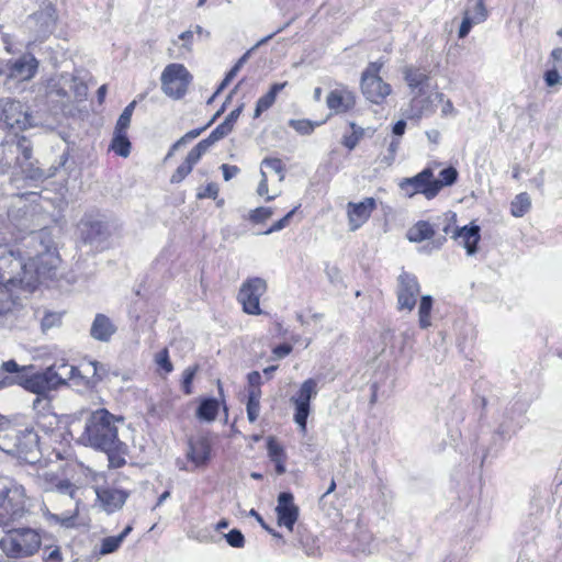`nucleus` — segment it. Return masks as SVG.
<instances>
[{
	"instance_id": "nucleus-1",
	"label": "nucleus",
	"mask_w": 562,
	"mask_h": 562,
	"mask_svg": "<svg viewBox=\"0 0 562 562\" xmlns=\"http://www.w3.org/2000/svg\"><path fill=\"white\" fill-rule=\"evenodd\" d=\"M2 156L0 158V170L2 173L9 172L11 169H20V173L30 180H42L47 177L54 176L57 170L65 167L69 159L68 151H65L59 157L57 167H52L48 173H45L38 167H35L31 161L32 148L30 142L25 138H11L1 144Z\"/></svg>"
},
{
	"instance_id": "nucleus-2",
	"label": "nucleus",
	"mask_w": 562,
	"mask_h": 562,
	"mask_svg": "<svg viewBox=\"0 0 562 562\" xmlns=\"http://www.w3.org/2000/svg\"><path fill=\"white\" fill-rule=\"evenodd\" d=\"M123 418L116 417L105 408L91 412L86 419L79 441L109 456L121 450L123 442L119 439L116 423Z\"/></svg>"
},
{
	"instance_id": "nucleus-3",
	"label": "nucleus",
	"mask_w": 562,
	"mask_h": 562,
	"mask_svg": "<svg viewBox=\"0 0 562 562\" xmlns=\"http://www.w3.org/2000/svg\"><path fill=\"white\" fill-rule=\"evenodd\" d=\"M87 86L78 77L63 72L56 74L37 86V95L45 98L48 103L65 106L74 97L81 101L87 97Z\"/></svg>"
},
{
	"instance_id": "nucleus-4",
	"label": "nucleus",
	"mask_w": 562,
	"mask_h": 562,
	"mask_svg": "<svg viewBox=\"0 0 562 562\" xmlns=\"http://www.w3.org/2000/svg\"><path fill=\"white\" fill-rule=\"evenodd\" d=\"M41 535L33 528H13L0 539V550L9 559H25L38 552Z\"/></svg>"
},
{
	"instance_id": "nucleus-5",
	"label": "nucleus",
	"mask_w": 562,
	"mask_h": 562,
	"mask_svg": "<svg viewBox=\"0 0 562 562\" xmlns=\"http://www.w3.org/2000/svg\"><path fill=\"white\" fill-rule=\"evenodd\" d=\"M43 491L48 497L61 496L68 503H75V509L66 514H52L47 512V517L61 526L70 527L74 525V520L77 517V502L76 493L78 487L67 479H59L53 473H45L43 475Z\"/></svg>"
},
{
	"instance_id": "nucleus-6",
	"label": "nucleus",
	"mask_w": 562,
	"mask_h": 562,
	"mask_svg": "<svg viewBox=\"0 0 562 562\" xmlns=\"http://www.w3.org/2000/svg\"><path fill=\"white\" fill-rule=\"evenodd\" d=\"M37 449V435L32 430H20L13 426H0V450L8 454L27 458Z\"/></svg>"
},
{
	"instance_id": "nucleus-7",
	"label": "nucleus",
	"mask_w": 562,
	"mask_h": 562,
	"mask_svg": "<svg viewBox=\"0 0 562 562\" xmlns=\"http://www.w3.org/2000/svg\"><path fill=\"white\" fill-rule=\"evenodd\" d=\"M162 92L175 100L181 99L188 91L192 76L182 64H169L160 77Z\"/></svg>"
},
{
	"instance_id": "nucleus-8",
	"label": "nucleus",
	"mask_w": 562,
	"mask_h": 562,
	"mask_svg": "<svg viewBox=\"0 0 562 562\" xmlns=\"http://www.w3.org/2000/svg\"><path fill=\"white\" fill-rule=\"evenodd\" d=\"M317 393V381L315 379H307L290 400L294 405L293 419L303 434L306 432L307 418L311 413V401L316 397Z\"/></svg>"
},
{
	"instance_id": "nucleus-9",
	"label": "nucleus",
	"mask_w": 562,
	"mask_h": 562,
	"mask_svg": "<svg viewBox=\"0 0 562 562\" xmlns=\"http://www.w3.org/2000/svg\"><path fill=\"white\" fill-rule=\"evenodd\" d=\"M383 63H370L362 74L361 89L363 95L372 103H381L390 93L391 87L379 76Z\"/></svg>"
},
{
	"instance_id": "nucleus-10",
	"label": "nucleus",
	"mask_w": 562,
	"mask_h": 562,
	"mask_svg": "<svg viewBox=\"0 0 562 562\" xmlns=\"http://www.w3.org/2000/svg\"><path fill=\"white\" fill-rule=\"evenodd\" d=\"M267 291V283L263 279L255 277L243 282L237 296L238 302L243 305L245 313L250 315H260V297Z\"/></svg>"
},
{
	"instance_id": "nucleus-11",
	"label": "nucleus",
	"mask_w": 562,
	"mask_h": 562,
	"mask_svg": "<svg viewBox=\"0 0 562 562\" xmlns=\"http://www.w3.org/2000/svg\"><path fill=\"white\" fill-rule=\"evenodd\" d=\"M9 218L19 233L31 236L46 220L36 205H25L24 207L11 210Z\"/></svg>"
},
{
	"instance_id": "nucleus-12",
	"label": "nucleus",
	"mask_w": 562,
	"mask_h": 562,
	"mask_svg": "<svg viewBox=\"0 0 562 562\" xmlns=\"http://www.w3.org/2000/svg\"><path fill=\"white\" fill-rule=\"evenodd\" d=\"M1 108V120L8 127L23 131L33 126V117L22 102L5 100L2 101Z\"/></svg>"
},
{
	"instance_id": "nucleus-13",
	"label": "nucleus",
	"mask_w": 562,
	"mask_h": 562,
	"mask_svg": "<svg viewBox=\"0 0 562 562\" xmlns=\"http://www.w3.org/2000/svg\"><path fill=\"white\" fill-rule=\"evenodd\" d=\"M79 229L82 240L97 248L102 246L111 235L109 224L92 216L82 218L79 224Z\"/></svg>"
},
{
	"instance_id": "nucleus-14",
	"label": "nucleus",
	"mask_w": 562,
	"mask_h": 562,
	"mask_svg": "<svg viewBox=\"0 0 562 562\" xmlns=\"http://www.w3.org/2000/svg\"><path fill=\"white\" fill-rule=\"evenodd\" d=\"M37 68V59L31 54H25L13 61H9L5 68L0 70V75L3 74L8 79L16 81H27L35 76Z\"/></svg>"
},
{
	"instance_id": "nucleus-15",
	"label": "nucleus",
	"mask_w": 562,
	"mask_h": 562,
	"mask_svg": "<svg viewBox=\"0 0 562 562\" xmlns=\"http://www.w3.org/2000/svg\"><path fill=\"white\" fill-rule=\"evenodd\" d=\"M27 27L34 32L35 40L42 41L46 38L55 29L56 11L53 7L46 8L33 13L27 19Z\"/></svg>"
},
{
	"instance_id": "nucleus-16",
	"label": "nucleus",
	"mask_w": 562,
	"mask_h": 562,
	"mask_svg": "<svg viewBox=\"0 0 562 562\" xmlns=\"http://www.w3.org/2000/svg\"><path fill=\"white\" fill-rule=\"evenodd\" d=\"M97 498L106 513L121 509L130 496V491L115 485H104L95 488Z\"/></svg>"
},
{
	"instance_id": "nucleus-17",
	"label": "nucleus",
	"mask_w": 562,
	"mask_h": 562,
	"mask_svg": "<svg viewBox=\"0 0 562 562\" xmlns=\"http://www.w3.org/2000/svg\"><path fill=\"white\" fill-rule=\"evenodd\" d=\"M419 293V284L417 278L403 272L398 277L397 302L400 310L411 312L416 303Z\"/></svg>"
},
{
	"instance_id": "nucleus-18",
	"label": "nucleus",
	"mask_w": 562,
	"mask_h": 562,
	"mask_svg": "<svg viewBox=\"0 0 562 562\" xmlns=\"http://www.w3.org/2000/svg\"><path fill=\"white\" fill-rule=\"evenodd\" d=\"M7 263L9 267L22 268V263L19 259L13 257V252H5L4 249H0V314L9 308V291L7 284L13 283L14 279L8 276Z\"/></svg>"
},
{
	"instance_id": "nucleus-19",
	"label": "nucleus",
	"mask_w": 562,
	"mask_h": 562,
	"mask_svg": "<svg viewBox=\"0 0 562 562\" xmlns=\"http://www.w3.org/2000/svg\"><path fill=\"white\" fill-rule=\"evenodd\" d=\"M376 206L373 198H366L363 201L347 204V215L350 231L360 228L371 216Z\"/></svg>"
},
{
	"instance_id": "nucleus-20",
	"label": "nucleus",
	"mask_w": 562,
	"mask_h": 562,
	"mask_svg": "<svg viewBox=\"0 0 562 562\" xmlns=\"http://www.w3.org/2000/svg\"><path fill=\"white\" fill-rule=\"evenodd\" d=\"M276 512L278 515V524L292 531L299 517V507L294 505L293 495L291 493L282 492L279 494Z\"/></svg>"
},
{
	"instance_id": "nucleus-21",
	"label": "nucleus",
	"mask_w": 562,
	"mask_h": 562,
	"mask_svg": "<svg viewBox=\"0 0 562 562\" xmlns=\"http://www.w3.org/2000/svg\"><path fill=\"white\" fill-rule=\"evenodd\" d=\"M355 103L353 93L346 88L331 90L326 98L328 109L336 114L349 111Z\"/></svg>"
},
{
	"instance_id": "nucleus-22",
	"label": "nucleus",
	"mask_w": 562,
	"mask_h": 562,
	"mask_svg": "<svg viewBox=\"0 0 562 562\" xmlns=\"http://www.w3.org/2000/svg\"><path fill=\"white\" fill-rule=\"evenodd\" d=\"M480 231L479 225L471 224L454 232L453 238L459 240V244L465 248L469 256L474 255L477 250V244L481 239Z\"/></svg>"
},
{
	"instance_id": "nucleus-23",
	"label": "nucleus",
	"mask_w": 562,
	"mask_h": 562,
	"mask_svg": "<svg viewBox=\"0 0 562 562\" xmlns=\"http://www.w3.org/2000/svg\"><path fill=\"white\" fill-rule=\"evenodd\" d=\"M211 456V443L204 438L200 437L195 440L189 441V450L187 453L188 459L195 464L202 467L207 463Z\"/></svg>"
},
{
	"instance_id": "nucleus-24",
	"label": "nucleus",
	"mask_w": 562,
	"mask_h": 562,
	"mask_svg": "<svg viewBox=\"0 0 562 562\" xmlns=\"http://www.w3.org/2000/svg\"><path fill=\"white\" fill-rule=\"evenodd\" d=\"M24 366H19L14 360L4 361L0 369V389L23 383Z\"/></svg>"
},
{
	"instance_id": "nucleus-25",
	"label": "nucleus",
	"mask_w": 562,
	"mask_h": 562,
	"mask_svg": "<svg viewBox=\"0 0 562 562\" xmlns=\"http://www.w3.org/2000/svg\"><path fill=\"white\" fill-rule=\"evenodd\" d=\"M115 331L116 326L106 315H95L90 328V335L93 339L99 341H109Z\"/></svg>"
},
{
	"instance_id": "nucleus-26",
	"label": "nucleus",
	"mask_w": 562,
	"mask_h": 562,
	"mask_svg": "<svg viewBox=\"0 0 562 562\" xmlns=\"http://www.w3.org/2000/svg\"><path fill=\"white\" fill-rule=\"evenodd\" d=\"M30 367L24 366L22 386L35 394H45L50 391L42 373L30 374Z\"/></svg>"
},
{
	"instance_id": "nucleus-27",
	"label": "nucleus",
	"mask_w": 562,
	"mask_h": 562,
	"mask_svg": "<svg viewBox=\"0 0 562 562\" xmlns=\"http://www.w3.org/2000/svg\"><path fill=\"white\" fill-rule=\"evenodd\" d=\"M428 78L424 76V116L432 114L438 105L442 102L443 93L439 91H431L426 97V90L425 88L430 87V83L428 82Z\"/></svg>"
},
{
	"instance_id": "nucleus-28",
	"label": "nucleus",
	"mask_w": 562,
	"mask_h": 562,
	"mask_svg": "<svg viewBox=\"0 0 562 562\" xmlns=\"http://www.w3.org/2000/svg\"><path fill=\"white\" fill-rule=\"evenodd\" d=\"M218 413V402L215 398H204L196 411L198 418L206 422L215 420Z\"/></svg>"
},
{
	"instance_id": "nucleus-29",
	"label": "nucleus",
	"mask_w": 562,
	"mask_h": 562,
	"mask_svg": "<svg viewBox=\"0 0 562 562\" xmlns=\"http://www.w3.org/2000/svg\"><path fill=\"white\" fill-rule=\"evenodd\" d=\"M398 187L401 192L406 198L422 192V172H418L412 178H404L400 181Z\"/></svg>"
},
{
	"instance_id": "nucleus-30",
	"label": "nucleus",
	"mask_w": 562,
	"mask_h": 562,
	"mask_svg": "<svg viewBox=\"0 0 562 562\" xmlns=\"http://www.w3.org/2000/svg\"><path fill=\"white\" fill-rule=\"evenodd\" d=\"M531 207L528 193L522 192L515 196L510 204V213L515 217H522Z\"/></svg>"
},
{
	"instance_id": "nucleus-31",
	"label": "nucleus",
	"mask_w": 562,
	"mask_h": 562,
	"mask_svg": "<svg viewBox=\"0 0 562 562\" xmlns=\"http://www.w3.org/2000/svg\"><path fill=\"white\" fill-rule=\"evenodd\" d=\"M56 367L57 378L61 381L63 384H66L67 381L74 380V379H85V376L81 374V371L67 362H60V363H54Z\"/></svg>"
},
{
	"instance_id": "nucleus-32",
	"label": "nucleus",
	"mask_w": 562,
	"mask_h": 562,
	"mask_svg": "<svg viewBox=\"0 0 562 562\" xmlns=\"http://www.w3.org/2000/svg\"><path fill=\"white\" fill-rule=\"evenodd\" d=\"M111 149L119 156L126 158L131 153V142L128 140L127 133L114 132Z\"/></svg>"
},
{
	"instance_id": "nucleus-33",
	"label": "nucleus",
	"mask_w": 562,
	"mask_h": 562,
	"mask_svg": "<svg viewBox=\"0 0 562 562\" xmlns=\"http://www.w3.org/2000/svg\"><path fill=\"white\" fill-rule=\"evenodd\" d=\"M131 531L132 526H126L119 536L104 538L100 550L101 554H109L116 551Z\"/></svg>"
},
{
	"instance_id": "nucleus-34",
	"label": "nucleus",
	"mask_w": 562,
	"mask_h": 562,
	"mask_svg": "<svg viewBox=\"0 0 562 562\" xmlns=\"http://www.w3.org/2000/svg\"><path fill=\"white\" fill-rule=\"evenodd\" d=\"M222 111H223V109L217 111L215 113V115L212 117V120L205 126H203L201 128L191 130L188 133H186L180 139H178L172 145L171 150L168 156H171L173 150L178 149L180 146L184 145L187 142H190V140L196 138L203 131H205L211 124H213V122L220 116Z\"/></svg>"
},
{
	"instance_id": "nucleus-35",
	"label": "nucleus",
	"mask_w": 562,
	"mask_h": 562,
	"mask_svg": "<svg viewBox=\"0 0 562 562\" xmlns=\"http://www.w3.org/2000/svg\"><path fill=\"white\" fill-rule=\"evenodd\" d=\"M24 499H25V488L20 484L11 482L10 485H8L7 502L14 506L23 507L25 505Z\"/></svg>"
},
{
	"instance_id": "nucleus-36",
	"label": "nucleus",
	"mask_w": 562,
	"mask_h": 562,
	"mask_svg": "<svg viewBox=\"0 0 562 562\" xmlns=\"http://www.w3.org/2000/svg\"><path fill=\"white\" fill-rule=\"evenodd\" d=\"M349 125H350V128H351V133H350V135H345L342 137V142L341 143L349 150H352L358 145L360 139L363 137L364 130L362 127L358 126L353 122H350Z\"/></svg>"
},
{
	"instance_id": "nucleus-37",
	"label": "nucleus",
	"mask_w": 562,
	"mask_h": 562,
	"mask_svg": "<svg viewBox=\"0 0 562 562\" xmlns=\"http://www.w3.org/2000/svg\"><path fill=\"white\" fill-rule=\"evenodd\" d=\"M46 221L44 224L38 227L35 233L32 234L33 240H38L43 247L44 251H48L50 247L53 246V238L50 231L45 226Z\"/></svg>"
},
{
	"instance_id": "nucleus-38",
	"label": "nucleus",
	"mask_w": 562,
	"mask_h": 562,
	"mask_svg": "<svg viewBox=\"0 0 562 562\" xmlns=\"http://www.w3.org/2000/svg\"><path fill=\"white\" fill-rule=\"evenodd\" d=\"M289 125L301 135H310L314 132L315 127L319 125V123L306 119H301L290 120Z\"/></svg>"
},
{
	"instance_id": "nucleus-39",
	"label": "nucleus",
	"mask_w": 562,
	"mask_h": 562,
	"mask_svg": "<svg viewBox=\"0 0 562 562\" xmlns=\"http://www.w3.org/2000/svg\"><path fill=\"white\" fill-rule=\"evenodd\" d=\"M232 132L231 127H228L227 123H221L218 126H216L211 134L202 139L203 143H205L209 147L213 146L216 142L224 138Z\"/></svg>"
},
{
	"instance_id": "nucleus-40",
	"label": "nucleus",
	"mask_w": 562,
	"mask_h": 562,
	"mask_svg": "<svg viewBox=\"0 0 562 562\" xmlns=\"http://www.w3.org/2000/svg\"><path fill=\"white\" fill-rule=\"evenodd\" d=\"M248 58V53L244 54L237 63L233 66V68L226 74L225 78L218 86L216 93H221L228 85L229 82L235 78V76L238 74L243 65L246 63Z\"/></svg>"
},
{
	"instance_id": "nucleus-41",
	"label": "nucleus",
	"mask_w": 562,
	"mask_h": 562,
	"mask_svg": "<svg viewBox=\"0 0 562 562\" xmlns=\"http://www.w3.org/2000/svg\"><path fill=\"white\" fill-rule=\"evenodd\" d=\"M209 146L203 143V140L199 142L187 155L184 160L186 164H189L191 169L193 166L200 160V158L209 150Z\"/></svg>"
},
{
	"instance_id": "nucleus-42",
	"label": "nucleus",
	"mask_w": 562,
	"mask_h": 562,
	"mask_svg": "<svg viewBox=\"0 0 562 562\" xmlns=\"http://www.w3.org/2000/svg\"><path fill=\"white\" fill-rule=\"evenodd\" d=\"M400 146V140L393 138L389 144L387 150L381 157H379V164L383 167H390L395 160V156Z\"/></svg>"
},
{
	"instance_id": "nucleus-43",
	"label": "nucleus",
	"mask_w": 562,
	"mask_h": 562,
	"mask_svg": "<svg viewBox=\"0 0 562 562\" xmlns=\"http://www.w3.org/2000/svg\"><path fill=\"white\" fill-rule=\"evenodd\" d=\"M467 10H471L470 16H472V22L477 24L483 23L488 16L484 0H476L473 8H468Z\"/></svg>"
},
{
	"instance_id": "nucleus-44",
	"label": "nucleus",
	"mask_w": 562,
	"mask_h": 562,
	"mask_svg": "<svg viewBox=\"0 0 562 562\" xmlns=\"http://www.w3.org/2000/svg\"><path fill=\"white\" fill-rule=\"evenodd\" d=\"M273 215V207L271 206H260L255 210H252L249 213V221L259 224L266 222L268 218H270Z\"/></svg>"
},
{
	"instance_id": "nucleus-45",
	"label": "nucleus",
	"mask_w": 562,
	"mask_h": 562,
	"mask_svg": "<svg viewBox=\"0 0 562 562\" xmlns=\"http://www.w3.org/2000/svg\"><path fill=\"white\" fill-rule=\"evenodd\" d=\"M85 372H92V383H97L102 380L103 375L106 373V370L103 364L98 361H90L83 367Z\"/></svg>"
},
{
	"instance_id": "nucleus-46",
	"label": "nucleus",
	"mask_w": 562,
	"mask_h": 562,
	"mask_svg": "<svg viewBox=\"0 0 562 562\" xmlns=\"http://www.w3.org/2000/svg\"><path fill=\"white\" fill-rule=\"evenodd\" d=\"M404 75L407 85L412 89H418V92L422 91V89L419 88L422 83V72L419 71V69H413L407 67L404 70Z\"/></svg>"
},
{
	"instance_id": "nucleus-47",
	"label": "nucleus",
	"mask_w": 562,
	"mask_h": 562,
	"mask_svg": "<svg viewBox=\"0 0 562 562\" xmlns=\"http://www.w3.org/2000/svg\"><path fill=\"white\" fill-rule=\"evenodd\" d=\"M274 101L276 99L272 97V93L267 92L265 95L260 97L256 103L254 117H259L262 112L267 111L274 103Z\"/></svg>"
},
{
	"instance_id": "nucleus-48",
	"label": "nucleus",
	"mask_w": 562,
	"mask_h": 562,
	"mask_svg": "<svg viewBox=\"0 0 562 562\" xmlns=\"http://www.w3.org/2000/svg\"><path fill=\"white\" fill-rule=\"evenodd\" d=\"M57 373L58 371H56L55 364H53L52 367L47 368L44 372H42L49 390H55L59 385H63L61 381L57 378Z\"/></svg>"
},
{
	"instance_id": "nucleus-49",
	"label": "nucleus",
	"mask_w": 562,
	"mask_h": 562,
	"mask_svg": "<svg viewBox=\"0 0 562 562\" xmlns=\"http://www.w3.org/2000/svg\"><path fill=\"white\" fill-rule=\"evenodd\" d=\"M295 211H296V207H294L293 210L288 212L281 220L277 221L272 226H270L267 231H265L261 234L270 235L274 232H279V231L283 229L284 227H286L290 223V220L294 215Z\"/></svg>"
},
{
	"instance_id": "nucleus-50",
	"label": "nucleus",
	"mask_w": 562,
	"mask_h": 562,
	"mask_svg": "<svg viewBox=\"0 0 562 562\" xmlns=\"http://www.w3.org/2000/svg\"><path fill=\"white\" fill-rule=\"evenodd\" d=\"M269 168L270 170L274 171L276 173L280 175V180H283V164L281 159L279 158H265L261 161V169Z\"/></svg>"
},
{
	"instance_id": "nucleus-51",
	"label": "nucleus",
	"mask_w": 562,
	"mask_h": 562,
	"mask_svg": "<svg viewBox=\"0 0 562 562\" xmlns=\"http://www.w3.org/2000/svg\"><path fill=\"white\" fill-rule=\"evenodd\" d=\"M224 537L231 547L243 548L245 544L244 535L238 529L231 530Z\"/></svg>"
},
{
	"instance_id": "nucleus-52",
	"label": "nucleus",
	"mask_w": 562,
	"mask_h": 562,
	"mask_svg": "<svg viewBox=\"0 0 562 562\" xmlns=\"http://www.w3.org/2000/svg\"><path fill=\"white\" fill-rule=\"evenodd\" d=\"M439 177L445 187L452 186L458 179V171L454 167H448L440 171Z\"/></svg>"
},
{
	"instance_id": "nucleus-53",
	"label": "nucleus",
	"mask_w": 562,
	"mask_h": 562,
	"mask_svg": "<svg viewBox=\"0 0 562 562\" xmlns=\"http://www.w3.org/2000/svg\"><path fill=\"white\" fill-rule=\"evenodd\" d=\"M471 10H465L463 14V19L461 25L459 27L458 36L459 38H464L471 31L476 22H472V16H470Z\"/></svg>"
},
{
	"instance_id": "nucleus-54",
	"label": "nucleus",
	"mask_w": 562,
	"mask_h": 562,
	"mask_svg": "<svg viewBox=\"0 0 562 562\" xmlns=\"http://www.w3.org/2000/svg\"><path fill=\"white\" fill-rule=\"evenodd\" d=\"M543 80L548 87L561 86L562 75L555 67H553L552 69H548L544 72Z\"/></svg>"
},
{
	"instance_id": "nucleus-55",
	"label": "nucleus",
	"mask_w": 562,
	"mask_h": 562,
	"mask_svg": "<svg viewBox=\"0 0 562 562\" xmlns=\"http://www.w3.org/2000/svg\"><path fill=\"white\" fill-rule=\"evenodd\" d=\"M60 321H61L60 314L52 313V312L46 313L44 315V317L42 318V323H41L43 331H46V330L59 325Z\"/></svg>"
},
{
	"instance_id": "nucleus-56",
	"label": "nucleus",
	"mask_w": 562,
	"mask_h": 562,
	"mask_svg": "<svg viewBox=\"0 0 562 562\" xmlns=\"http://www.w3.org/2000/svg\"><path fill=\"white\" fill-rule=\"evenodd\" d=\"M267 449L271 461L284 458L283 448L273 438H269Z\"/></svg>"
},
{
	"instance_id": "nucleus-57",
	"label": "nucleus",
	"mask_w": 562,
	"mask_h": 562,
	"mask_svg": "<svg viewBox=\"0 0 562 562\" xmlns=\"http://www.w3.org/2000/svg\"><path fill=\"white\" fill-rule=\"evenodd\" d=\"M196 367H189L183 372L182 389L186 394L192 393L191 383L196 373Z\"/></svg>"
},
{
	"instance_id": "nucleus-58",
	"label": "nucleus",
	"mask_w": 562,
	"mask_h": 562,
	"mask_svg": "<svg viewBox=\"0 0 562 562\" xmlns=\"http://www.w3.org/2000/svg\"><path fill=\"white\" fill-rule=\"evenodd\" d=\"M443 187L445 186L441 183V181L439 179H432V180L427 182V184H426V193H424V196L427 198V199H432V198H435L439 193V191Z\"/></svg>"
},
{
	"instance_id": "nucleus-59",
	"label": "nucleus",
	"mask_w": 562,
	"mask_h": 562,
	"mask_svg": "<svg viewBox=\"0 0 562 562\" xmlns=\"http://www.w3.org/2000/svg\"><path fill=\"white\" fill-rule=\"evenodd\" d=\"M157 364L165 370V372L169 373L172 371V364L169 360V353L167 349H162L156 355Z\"/></svg>"
},
{
	"instance_id": "nucleus-60",
	"label": "nucleus",
	"mask_w": 562,
	"mask_h": 562,
	"mask_svg": "<svg viewBox=\"0 0 562 562\" xmlns=\"http://www.w3.org/2000/svg\"><path fill=\"white\" fill-rule=\"evenodd\" d=\"M192 171L189 164L182 162L171 176L170 181L172 183L181 182Z\"/></svg>"
},
{
	"instance_id": "nucleus-61",
	"label": "nucleus",
	"mask_w": 562,
	"mask_h": 562,
	"mask_svg": "<svg viewBox=\"0 0 562 562\" xmlns=\"http://www.w3.org/2000/svg\"><path fill=\"white\" fill-rule=\"evenodd\" d=\"M246 411L249 422H256L260 413V402L248 400Z\"/></svg>"
},
{
	"instance_id": "nucleus-62",
	"label": "nucleus",
	"mask_w": 562,
	"mask_h": 562,
	"mask_svg": "<svg viewBox=\"0 0 562 562\" xmlns=\"http://www.w3.org/2000/svg\"><path fill=\"white\" fill-rule=\"evenodd\" d=\"M193 34L194 32L191 30L184 31L179 35V40L183 42L181 45V48L184 49L187 53L192 52V42H193Z\"/></svg>"
},
{
	"instance_id": "nucleus-63",
	"label": "nucleus",
	"mask_w": 562,
	"mask_h": 562,
	"mask_svg": "<svg viewBox=\"0 0 562 562\" xmlns=\"http://www.w3.org/2000/svg\"><path fill=\"white\" fill-rule=\"evenodd\" d=\"M221 169L225 181H229L240 172V169L234 165L223 164Z\"/></svg>"
},
{
	"instance_id": "nucleus-64",
	"label": "nucleus",
	"mask_w": 562,
	"mask_h": 562,
	"mask_svg": "<svg viewBox=\"0 0 562 562\" xmlns=\"http://www.w3.org/2000/svg\"><path fill=\"white\" fill-rule=\"evenodd\" d=\"M409 241H422V222H417L406 234Z\"/></svg>"
}]
</instances>
